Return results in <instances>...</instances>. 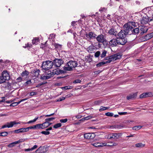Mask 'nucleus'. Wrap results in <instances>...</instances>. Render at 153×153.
Wrapping results in <instances>:
<instances>
[{
    "mask_svg": "<svg viewBox=\"0 0 153 153\" xmlns=\"http://www.w3.org/2000/svg\"><path fill=\"white\" fill-rule=\"evenodd\" d=\"M93 117L91 116V115H89L88 116H87L86 117H84L82 119V120H88L89 119H90L92 118H93Z\"/></svg>",
    "mask_w": 153,
    "mask_h": 153,
    "instance_id": "nucleus-37",
    "label": "nucleus"
},
{
    "mask_svg": "<svg viewBox=\"0 0 153 153\" xmlns=\"http://www.w3.org/2000/svg\"><path fill=\"white\" fill-rule=\"evenodd\" d=\"M32 46V45L30 43H27L26 45V47H30Z\"/></svg>",
    "mask_w": 153,
    "mask_h": 153,
    "instance_id": "nucleus-61",
    "label": "nucleus"
},
{
    "mask_svg": "<svg viewBox=\"0 0 153 153\" xmlns=\"http://www.w3.org/2000/svg\"><path fill=\"white\" fill-rule=\"evenodd\" d=\"M22 78L21 77H19L18 78H17L16 79V80L17 81H18V82H20L21 81H22Z\"/></svg>",
    "mask_w": 153,
    "mask_h": 153,
    "instance_id": "nucleus-60",
    "label": "nucleus"
},
{
    "mask_svg": "<svg viewBox=\"0 0 153 153\" xmlns=\"http://www.w3.org/2000/svg\"><path fill=\"white\" fill-rule=\"evenodd\" d=\"M53 65L56 67H59L63 63V61L61 59H55L53 61Z\"/></svg>",
    "mask_w": 153,
    "mask_h": 153,
    "instance_id": "nucleus-6",
    "label": "nucleus"
},
{
    "mask_svg": "<svg viewBox=\"0 0 153 153\" xmlns=\"http://www.w3.org/2000/svg\"><path fill=\"white\" fill-rule=\"evenodd\" d=\"M6 81L5 79L2 77L1 76H0V84H1L5 82Z\"/></svg>",
    "mask_w": 153,
    "mask_h": 153,
    "instance_id": "nucleus-35",
    "label": "nucleus"
},
{
    "mask_svg": "<svg viewBox=\"0 0 153 153\" xmlns=\"http://www.w3.org/2000/svg\"><path fill=\"white\" fill-rule=\"evenodd\" d=\"M43 83H40V84H38V85H37L36 86V88H39V87L40 86H41V85H43Z\"/></svg>",
    "mask_w": 153,
    "mask_h": 153,
    "instance_id": "nucleus-63",
    "label": "nucleus"
},
{
    "mask_svg": "<svg viewBox=\"0 0 153 153\" xmlns=\"http://www.w3.org/2000/svg\"><path fill=\"white\" fill-rule=\"evenodd\" d=\"M149 21L148 18L146 17H143L140 20L142 24H144L147 23Z\"/></svg>",
    "mask_w": 153,
    "mask_h": 153,
    "instance_id": "nucleus-16",
    "label": "nucleus"
},
{
    "mask_svg": "<svg viewBox=\"0 0 153 153\" xmlns=\"http://www.w3.org/2000/svg\"><path fill=\"white\" fill-rule=\"evenodd\" d=\"M131 31L133 34L138 33L139 32V29L138 28H136L134 29H133Z\"/></svg>",
    "mask_w": 153,
    "mask_h": 153,
    "instance_id": "nucleus-30",
    "label": "nucleus"
},
{
    "mask_svg": "<svg viewBox=\"0 0 153 153\" xmlns=\"http://www.w3.org/2000/svg\"><path fill=\"white\" fill-rule=\"evenodd\" d=\"M35 129H42V124H37L36 125H35Z\"/></svg>",
    "mask_w": 153,
    "mask_h": 153,
    "instance_id": "nucleus-34",
    "label": "nucleus"
},
{
    "mask_svg": "<svg viewBox=\"0 0 153 153\" xmlns=\"http://www.w3.org/2000/svg\"><path fill=\"white\" fill-rule=\"evenodd\" d=\"M114 115L113 113L111 112H107L106 113V116L109 117H112Z\"/></svg>",
    "mask_w": 153,
    "mask_h": 153,
    "instance_id": "nucleus-44",
    "label": "nucleus"
},
{
    "mask_svg": "<svg viewBox=\"0 0 153 153\" xmlns=\"http://www.w3.org/2000/svg\"><path fill=\"white\" fill-rule=\"evenodd\" d=\"M135 146L137 147H143L144 146L145 144H143L141 143H140L136 144Z\"/></svg>",
    "mask_w": 153,
    "mask_h": 153,
    "instance_id": "nucleus-32",
    "label": "nucleus"
},
{
    "mask_svg": "<svg viewBox=\"0 0 153 153\" xmlns=\"http://www.w3.org/2000/svg\"><path fill=\"white\" fill-rule=\"evenodd\" d=\"M105 64V62H101L99 63L97 65V67H99L100 66L104 65Z\"/></svg>",
    "mask_w": 153,
    "mask_h": 153,
    "instance_id": "nucleus-45",
    "label": "nucleus"
},
{
    "mask_svg": "<svg viewBox=\"0 0 153 153\" xmlns=\"http://www.w3.org/2000/svg\"><path fill=\"white\" fill-rule=\"evenodd\" d=\"M105 110V107H102V106L101 107V108L99 110L100 111Z\"/></svg>",
    "mask_w": 153,
    "mask_h": 153,
    "instance_id": "nucleus-58",
    "label": "nucleus"
},
{
    "mask_svg": "<svg viewBox=\"0 0 153 153\" xmlns=\"http://www.w3.org/2000/svg\"><path fill=\"white\" fill-rule=\"evenodd\" d=\"M121 135V133H108L107 137L108 139L115 140L118 139Z\"/></svg>",
    "mask_w": 153,
    "mask_h": 153,
    "instance_id": "nucleus-5",
    "label": "nucleus"
},
{
    "mask_svg": "<svg viewBox=\"0 0 153 153\" xmlns=\"http://www.w3.org/2000/svg\"><path fill=\"white\" fill-rule=\"evenodd\" d=\"M117 39H113L109 42V45L112 47L115 46L117 44Z\"/></svg>",
    "mask_w": 153,
    "mask_h": 153,
    "instance_id": "nucleus-15",
    "label": "nucleus"
},
{
    "mask_svg": "<svg viewBox=\"0 0 153 153\" xmlns=\"http://www.w3.org/2000/svg\"><path fill=\"white\" fill-rule=\"evenodd\" d=\"M137 96V93H136L134 94H131L127 96V99L129 100L130 99H133L135 98Z\"/></svg>",
    "mask_w": 153,
    "mask_h": 153,
    "instance_id": "nucleus-17",
    "label": "nucleus"
},
{
    "mask_svg": "<svg viewBox=\"0 0 153 153\" xmlns=\"http://www.w3.org/2000/svg\"><path fill=\"white\" fill-rule=\"evenodd\" d=\"M29 129L30 128L29 127L26 128H24V132L28 131H29Z\"/></svg>",
    "mask_w": 153,
    "mask_h": 153,
    "instance_id": "nucleus-53",
    "label": "nucleus"
},
{
    "mask_svg": "<svg viewBox=\"0 0 153 153\" xmlns=\"http://www.w3.org/2000/svg\"><path fill=\"white\" fill-rule=\"evenodd\" d=\"M37 94V92H32L30 93V96H33L35 95H36Z\"/></svg>",
    "mask_w": 153,
    "mask_h": 153,
    "instance_id": "nucleus-51",
    "label": "nucleus"
},
{
    "mask_svg": "<svg viewBox=\"0 0 153 153\" xmlns=\"http://www.w3.org/2000/svg\"><path fill=\"white\" fill-rule=\"evenodd\" d=\"M125 37H119L117 38V44L124 45L127 42V40Z\"/></svg>",
    "mask_w": 153,
    "mask_h": 153,
    "instance_id": "nucleus-7",
    "label": "nucleus"
},
{
    "mask_svg": "<svg viewBox=\"0 0 153 153\" xmlns=\"http://www.w3.org/2000/svg\"><path fill=\"white\" fill-rule=\"evenodd\" d=\"M81 82V80H80L79 79H76L74 81L73 83H80Z\"/></svg>",
    "mask_w": 153,
    "mask_h": 153,
    "instance_id": "nucleus-48",
    "label": "nucleus"
},
{
    "mask_svg": "<svg viewBox=\"0 0 153 153\" xmlns=\"http://www.w3.org/2000/svg\"><path fill=\"white\" fill-rule=\"evenodd\" d=\"M94 48L92 46H89L87 48L88 51L90 53H92L94 51Z\"/></svg>",
    "mask_w": 153,
    "mask_h": 153,
    "instance_id": "nucleus-28",
    "label": "nucleus"
},
{
    "mask_svg": "<svg viewBox=\"0 0 153 153\" xmlns=\"http://www.w3.org/2000/svg\"><path fill=\"white\" fill-rule=\"evenodd\" d=\"M8 134V133L7 132H2V136H6Z\"/></svg>",
    "mask_w": 153,
    "mask_h": 153,
    "instance_id": "nucleus-49",
    "label": "nucleus"
},
{
    "mask_svg": "<svg viewBox=\"0 0 153 153\" xmlns=\"http://www.w3.org/2000/svg\"><path fill=\"white\" fill-rule=\"evenodd\" d=\"M137 23L133 22H129L124 25L123 27L128 33L130 31H132V29L137 26Z\"/></svg>",
    "mask_w": 153,
    "mask_h": 153,
    "instance_id": "nucleus-2",
    "label": "nucleus"
},
{
    "mask_svg": "<svg viewBox=\"0 0 153 153\" xmlns=\"http://www.w3.org/2000/svg\"><path fill=\"white\" fill-rule=\"evenodd\" d=\"M127 32L124 30H121L120 32L117 33L118 36L119 37H125L127 34Z\"/></svg>",
    "mask_w": 153,
    "mask_h": 153,
    "instance_id": "nucleus-12",
    "label": "nucleus"
},
{
    "mask_svg": "<svg viewBox=\"0 0 153 153\" xmlns=\"http://www.w3.org/2000/svg\"><path fill=\"white\" fill-rule=\"evenodd\" d=\"M53 72L54 76L55 74L59 75L60 74H65V71L59 69L54 70H53Z\"/></svg>",
    "mask_w": 153,
    "mask_h": 153,
    "instance_id": "nucleus-13",
    "label": "nucleus"
},
{
    "mask_svg": "<svg viewBox=\"0 0 153 153\" xmlns=\"http://www.w3.org/2000/svg\"><path fill=\"white\" fill-rule=\"evenodd\" d=\"M72 88V86H66L64 87H62V89L63 90H67V89H71Z\"/></svg>",
    "mask_w": 153,
    "mask_h": 153,
    "instance_id": "nucleus-39",
    "label": "nucleus"
},
{
    "mask_svg": "<svg viewBox=\"0 0 153 153\" xmlns=\"http://www.w3.org/2000/svg\"><path fill=\"white\" fill-rule=\"evenodd\" d=\"M54 113H53L52 114H49V115H45V116L46 117H50L51 116H53V115H54Z\"/></svg>",
    "mask_w": 153,
    "mask_h": 153,
    "instance_id": "nucleus-62",
    "label": "nucleus"
},
{
    "mask_svg": "<svg viewBox=\"0 0 153 153\" xmlns=\"http://www.w3.org/2000/svg\"><path fill=\"white\" fill-rule=\"evenodd\" d=\"M126 112H120L118 113V114L120 115H125L127 114Z\"/></svg>",
    "mask_w": 153,
    "mask_h": 153,
    "instance_id": "nucleus-57",
    "label": "nucleus"
},
{
    "mask_svg": "<svg viewBox=\"0 0 153 153\" xmlns=\"http://www.w3.org/2000/svg\"><path fill=\"white\" fill-rule=\"evenodd\" d=\"M84 137L86 139L91 140L95 137V134L94 133H87L84 134Z\"/></svg>",
    "mask_w": 153,
    "mask_h": 153,
    "instance_id": "nucleus-8",
    "label": "nucleus"
},
{
    "mask_svg": "<svg viewBox=\"0 0 153 153\" xmlns=\"http://www.w3.org/2000/svg\"><path fill=\"white\" fill-rule=\"evenodd\" d=\"M105 56V51H104L102 53V54L100 56V57L101 58H103Z\"/></svg>",
    "mask_w": 153,
    "mask_h": 153,
    "instance_id": "nucleus-52",
    "label": "nucleus"
},
{
    "mask_svg": "<svg viewBox=\"0 0 153 153\" xmlns=\"http://www.w3.org/2000/svg\"><path fill=\"white\" fill-rule=\"evenodd\" d=\"M55 119V117H52L51 118H47L45 119V121H47V122H50L52 120H54Z\"/></svg>",
    "mask_w": 153,
    "mask_h": 153,
    "instance_id": "nucleus-40",
    "label": "nucleus"
},
{
    "mask_svg": "<svg viewBox=\"0 0 153 153\" xmlns=\"http://www.w3.org/2000/svg\"><path fill=\"white\" fill-rule=\"evenodd\" d=\"M24 141V140L23 139H20L19 140L15 141L13 142V143L14 145L15 144H18L20 143L23 142Z\"/></svg>",
    "mask_w": 153,
    "mask_h": 153,
    "instance_id": "nucleus-33",
    "label": "nucleus"
},
{
    "mask_svg": "<svg viewBox=\"0 0 153 153\" xmlns=\"http://www.w3.org/2000/svg\"><path fill=\"white\" fill-rule=\"evenodd\" d=\"M53 65V62L48 60L42 62V67L44 70H48L52 68Z\"/></svg>",
    "mask_w": 153,
    "mask_h": 153,
    "instance_id": "nucleus-4",
    "label": "nucleus"
},
{
    "mask_svg": "<svg viewBox=\"0 0 153 153\" xmlns=\"http://www.w3.org/2000/svg\"><path fill=\"white\" fill-rule=\"evenodd\" d=\"M62 126V124L61 123H58L55 124L53 127L55 128H57L60 127Z\"/></svg>",
    "mask_w": 153,
    "mask_h": 153,
    "instance_id": "nucleus-38",
    "label": "nucleus"
},
{
    "mask_svg": "<svg viewBox=\"0 0 153 153\" xmlns=\"http://www.w3.org/2000/svg\"><path fill=\"white\" fill-rule=\"evenodd\" d=\"M77 62L76 61H70L67 63L66 65L67 67H64L63 69L65 71H71L73 70V68L77 66Z\"/></svg>",
    "mask_w": 153,
    "mask_h": 153,
    "instance_id": "nucleus-1",
    "label": "nucleus"
},
{
    "mask_svg": "<svg viewBox=\"0 0 153 153\" xmlns=\"http://www.w3.org/2000/svg\"><path fill=\"white\" fill-rule=\"evenodd\" d=\"M14 146V145L13 143H11L8 145V146L9 147H12Z\"/></svg>",
    "mask_w": 153,
    "mask_h": 153,
    "instance_id": "nucleus-56",
    "label": "nucleus"
},
{
    "mask_svg": "<svg viewBox=\"0 0 153 153\" xmlns=\"http://www.w3.org/2000/svg\"><path fill=\"white\" fill-rule=\"evenodd\" d=\"M48 122H47V121H45V122L42 124V129L46 128L48 127Z\"/></svg>",
    "mask_w": 153,
    "mask_h": 153,
    "instance_id": "nucleus-31",
    "label": "nucleus"
},
{
    "mask_svg": "<svg viewBox=\"0 0 153 153\" xmlns=\"http://www.w3.org/2000/svg\"><path fill=\"white\" fill-rule=\"evenodd\" d=\"M117 144L116 143L111 142L110 143H106V146H112L117 145Z\"/></svg>",
    "mask_w": 153,
    "mask_h": 153,
    "instance_id": "nucleus-21",
    "label": "nucleus"
},
{
    "mask_svg": "<svg viewBox=\"0 0 153 153\" xmlns=\"http://www.w3.org/2000/svg\"><path fill=\"white\" fill-rule=\"evenodd\" d=\"M65 99V97H62V98H60L59 99L57 100L58 101H61L63 100H64Z\"/></svg>",
    "mask_w": 153,
    "mask_h": 153,
    "instance_id": "nucleus-55",
    "label": "nucleus"
},
{
    "mask_svg": "<svg viewBox=\"0 0 153 153\" xmlns=\"http://www.w3.org/2000/svg\"><path fill=\"white\" fill-rule=\"evenodd\" d=\"M49 77H48L46 75H42L41 77V79H49Z\"/></svg>",
    "mask_w": 153,
    "mask_h": 153,
    "instance_id": "nucleus-42",
    "label": "nucleus"
},
{
    "mask_svg": "<svg viewBox=\"0 0 153 153\" xmlns=\"http://www.w3.org/2000/svg\"><path fill=\"white\" fill-rule=\"evenodd\" d=\"M153 37V32L145 36V38L146 40H148Z\"/></svg>",
    "mask_w": 153,
    "mask_h": 153,
    "instance_id": "nucleus-22",
    "label": "nucleus"
},
{
    "mask_svg": "<svg viewBox=\"0 0 153 153\" xmlns=\"http://www.w3.org/2000/svg\"><path fill=\"white\" fill-rule=\"evenodd\" d=\"M37 147V146L36 145H34L33 147L31 148H29L27 149H25V151L26 152L32 151L35 149H36Z\"/></svg>",
    "mask_w": 153,
    "mask_h": 153,
    "instance_id": "nucleus-27",
    "label": "nucleus"
},
{
    "mask_svg": "<svg viewBox=\"0 0 153 153\" xmlns=\"http://www.w3.org/2000/svg\"><path fill=\"white\" fill-rule=\"evenodd\" d=\"M142 128V126H134L133 128V129L134 130H137L140 129Z\"/></svg>",
    "mask_w": 153,
    "mask_h": 153,
    "instance_id": "nucleus-36",
    "label": "nucleus"
},
{
    "mask_svg": "<svg viewBox=\"0 0 153 153\" xmlns=\"http://www.w3.org/2000/svg\"><path fill=\"white\" fill-rule=\"evenodd\" d=\"M41 133L42 134H45V135H48L50 134V132L47 131H42L41 132Z\"/></svg>",
    "mask_w": 153,
    "mask_h": 153,
    "instance_id": "nucleus-46",
    "label": "nucleus"
},
{
    "mask_svg": "<svg viewBox=\"0 0 153 153\" xmlns=\"http://www.w3.org/2000/svg\"><path fill=\"white\" fill-rule=\"evenodd\" d=\"M29 72L27 71H23L21 74V76L22 77H27L29 74Z\"/></svg>",
    "mask_w": 153,
    "mask_h": 153,
    "instance_id": "nucleus-23",
    "label": "nucleus"
},
{
    "mask_svg": "<svg viewBox=\"0 0 153 153\" xmlns=\"http://www.w3.org/2000/svg\"><path fill=\"white\" fill-rule=\"evenodd\" d=\"M17 105V104H16V102H13V103L11 104L10 105V106H16Z\"/></svg>",
    "mask_w": 153,
    "mask_h": 153,
    "instance_id": "nucleus-59",
    "label": "nucleus"
},
{
    "mask_svg": "<svg viewBox=\"0 0 153 153\" xmlns=\"http://www.w3.org/2000/svg\"><path fill=\"white\" fill-rule=\"evenodd\" d=\"M110 15H108L107 17V18L109 20H111L112 19V18L110 17Z\"/></svg>",
    "mask_w": 153,
    "mask_h": 153,
    "instance_id": "nucleus-64",
    "label": "nucleus"
},
{
    "mask_svg": "<svg viewBox=\"0 0 153 153\" xmlns=\"http://www.w3.org/2000/svg\"><path fill=\"white\" fill-rule=\"evenodd\" d=\"M92 145L96 147H102L103 146H105V143H93Z\"/></svg>",
    "mask_w": 153,
    "mask_h": 153,
    "instance_id": "nucleus-18",
    "label": "nucleus"
},
{
    "mask_svg": "<svg viewBox=\"0 0 153 153\" xmlns=\"http://www.w3.org/2000/svg\"><path fill=\"white\" fill-rule=\"evenodd\" d=\"M86 37L90 39L96 37V35L93 32H90L88 34H86Z\"/></svg>",
    "mask_w": 153,
    "mask_h": 153,
    "instance_id": "nucleus-11",
    "label": "nucleus"
},
{
    "mask_svg": "<svg viewBox=\"0 0 153 153\" xmlns=\"http://www.w3.org/2000/svg\"><path fill=\"white\" fill-rule=\"evenodd\" d=\"M39 39L37 38H34V39L32 40V43L33 44L36 45L38 43Z\"/></svg>",
    "mask_w": 153,
    "mask_h": 153,
    "instance_id": "nucleus-25",
    "label": "nucleus"
},
{
    "mask_svg": "<svg viewBox=\"0 0 153 153\" xmlns=\"http://www.w3.org/2000/svg\"><path fill=\"white\" fill-rule=\"evenodd\" d=\"M19 124L20 123L19 122H16L15 121H11L9 123L8 122L7 123V126L8 128L12 127L14 125Z\"/></svg>",
    "mask_w": 153,
    "mask_h": 153,
    "instance_id": "nucleus-14",
    "label": "nucleus"
},
{
    "mask_svg": "<svg viewBox=\"0 0 153 153\" xmlns=\"http://www.w3.org/2000/svg\"><path fill=\"white\" fill-rule=\"evenodd\" d=\"M108 33L109 34L116 36L117 34V32L113 29H111L109 30Z\"/></svg>",
    "mask_w": 153,
    "mask_h": 153,
    "instance_id": "nucleus-19",
    "label": "nucleus"
},
{
    "mask_svg": "<svg viewBox=\"0 0 153 153\" xmlns=\"http://www.w3.org/2000/svg\"><path fill=\"white\" fill-rule=\"evenodd\" d=\"M149 93H145L142 94L140 96V98H143L149 97Z\"/></svg>",
    "mask_w": 153,
    "mask_h": 153,
    "instance_id": "nucleus-20",
    "label": "nucleus"
},
{
    "mask_svg": "<svg viewBox=\"0 0 153 153\" xmlns=\"http://www.w3.org/2000/svg\"><path fill=\"white\" fill-rule=\"evenodd\" d=\"M124 127L123 125H119L117 126V128L119 129H121Z\"/></svg>",
    "mask_w": 153,
    "mask_h": 153,
    "instance_id": "nucleus-54",
    "label": "nucleus"
},
{
    "mask_svg": "<svg viewBox=\"0 0 153 153\" xmlns=\"http://www.w3.org/2000/svg\"><path fill=\"white\" fill-rule=\"evenodd\" d=\"M55 48L57 49L60 50L62 48V45L58 44L55 43L53 45Z\"/></svg>",
    "mask_w": 153,
    "mask_h": 153,
    "instance_id": "nucleus-29",
    "label": "nucleus"
},
{
    "mask_svg": "<svg viewBox=\"0 0 153 153\" xmlns=\"http://www.w3.org/2000/svg\"><path fill=\"white\" fill-rule=\"evenodd\" d=\"M96 39L97 41L100 43H102L104 44V42L105 40L104 36L103 35H99L97 37Z\"/></svg>",
    "mask_w": 153,
    "mask_h": 153,
    "instance_id": "nucleus-10",
    "label": "nucleus"
},
{
    "mask_svg": "<svg viewBox=\"0 0 153 153\" xmlns=\"http://www.w3.org/2000/svg\"><path fill=\"white\" fill-rule=\"evenodd\" d=\"M35 122V121L34 119H33V120L29 121L27 123H24V124H30V123H33Z\"/></svg>",
    "mask_w": 153,
    "mask_h": 153,
    "instance_id": "nucleus-47",
    "label": "nucleus"
},
{
    "mask_svg": "<svg viewBox=\"0 0 153 153\" xmlns=\"http://www.w3.org/2000/svg\"><path fill=\"white\" fill-rule=\"evenodd\" d=\"M40 72V71L39 69H36L34 72V76L36 77H38Z\"/></svg>",
    "mask_w": 153,
    "mask_h": 153,
    "instance_id": "nucleus-26",
    "label": "nucleus"
},
{
    "mask_svg": "<svg viewBox=\"0 0 153 153\" xmlns=\"http://www.w3.org/2000/svg\"><path fill=\"white\" fill-rule=\"evenodd\" d=\"M68 119H61L60 120V122L62 123H65L67 122Z\"/></svg>",
    "mask_w": 153,
    "mask_h": 153,
    "instance_id": "nucleus-50",
    "label": "nucleus"
},
{
    "mask_svg": "<svg viewBox=\"0 0 153 153\" xmlns=\"http://www.w3.org/2000/svg\"><path fill=\"white\" fill-rule=\"evenodd\" d=\"M14 132L15 133H23L24 132V128H22L14 130Z\"/></svg>",
    "mask_w": 153,
    "mask_h": 153,
    "instance_id": "nucleus-24",
    "label": "nucleus"
},
{
    "mask_svg": "<svg viewBox=\"0 0 153 153\" xmlns=\"http://www.w3.org/2000/svg\"><path fill=\"white\" fill-rule=\"evenodd\" d=\"M100 54V51H97L94 54V56L96 57H98Z\"/></svg>",
    "mask_w": 153,
    "mask_h": 153,
    "instance_id": "nucleus-43",
    "label": "nucleus"
},
{
    "mask_svg": "<svg viewBox=\"0 0 153 153\" xmlns=\"http://www.w3.org/2000/svg\"><path fill=\"white\" fill-rule=\"evenodd\" d=\"M1 76L4 78L5 81L8 80L10 79V75L9 73L7 71H4L2 73Z\"/></svg>",
    "mask_w": 153,
    "mask_h": 153,
    "instance_id": "nucleus-9",
    "label": "nucleus"
},
{
    "mask_svg": "<svg viewBox=\"0 0 153 153\" xmlns=\"http://www.w3.org/2000/svg\"><path fill=\"white\" fill-rule=\"evenodd\" d=\"M121 57V55L119 53H117L108 57H106V63H109L112 61L120 59Z\"/></svg>",
    "mask_w": 153,
    "mask_h": 153,
    "instance_id": "nucleus-3",
    "label": "nucleus"
},
{
    "mask_svg": "<svg viewBox=\"0 0 153 153\" xmlns=\"http://www.w3.org/2000/svg\"><path fill=\"white\" fill-rule=\"evenodd\" d=\"M46 75L47 76L49 77V79H50L51 77H53L54 76V75L53 73V72H50V73H48V74H47Z\"/></svg>",
    "mask_w": 153,
    "mask_h": 153,
    "instance_id": "nucleus-41",
    "label": "nucleus"
}]
</instances>
